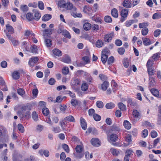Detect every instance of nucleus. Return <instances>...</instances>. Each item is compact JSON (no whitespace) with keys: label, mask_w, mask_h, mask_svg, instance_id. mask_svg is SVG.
Wrapping results in <instances>:
<instances>
[{"label":"nucleus","mask_w":161,"mask_h":161,"mask_svg":"<svg viewBox=\"0 0 161 161\" xmlns=\"http://www.w3.org/2000/svg\"><path fill=\"white\" fill-rule=\"evenodd\" d=\"M58 5L60 8H65L67 10H71L72 9V10L71 11V15L74 17H82V15L80 13H76L74 12L73 11L75 12L76 10V8H73V4L72 3L69 2L66 3V2L64 0H61L58 2Z\"/></svg>","instance_id":"nucleus-1"},{"label":"nucleus","mask_w":161,"mask_h":161,"mask_svg":"<svg viewBox=\"0 0 161 161\" xmlns=\"http://www.w3.org/2000/svg\"><path fill=\"white\" fill-rule=\"evenodd\" d=\"M75 151L74 154L76 158L80 159L83 157L84 149L82 144L77 145L75 148Z\"/></svg>","instance_id":"nucleus-2"},{"label":"nucleus","mask_w":161,"mask_h":161,"mask_svg":"<svg viewBox=\"0 0 161 161\" xmlns=\"http://www.w3.org/2000/svg\"><path fill=\"white\" fill-rule=\"evenodd\" d=\"M30 112L27 111L26 112H23L20 114L19 117L21 121H24L28 119L30 117Z\"/></svg>","instance_id":"nucleus-3"},{"label":"nucleus","mask_w":161,"mask_h":161,"mask_svg":"<svg viewBox=\"0 0 161 161\" xmlns=\"http://www.w3.org/2000/svg\"><path fill=\"white\" fill-rule=\"evenodd\" d=\"M114 36V33L111 31L106 34L104 37L105 42L109 43L111 42Z\"/></svg>","instance_id":"nucleus-4"},{"label":"nucleus","mask_w":161,"mask_h":161,"mask_svg":"<svg viewBox=\"0 0 161 161\" xmlns=\"http://www.w3.org/2000/svg\"><path fill=\"white\" fill-rule=\"evenodd\" d=\"M128 10L127 9H122L120 12V15L121 18L120 20V22H123L125 20L127 19L128 14Z\"/></svg>","instance_id":"nucleus-5"},{"label":"nucleus","mask_w":161,"mask_h":161,"mask_svg":"<svg viewBox=\"0 0 161 161\" xmlns=\"http://www.w3.org/2000/svg\"><path fill=\"white\" fill-rule=\"evenodd\" d=\"M83 12L90 16L93 15L94 13L93 10L92 8L89 6L85 5L83 8Z\"/></svg>","instance_id":"nucleus-6"},{"label":"nucleus","mask_w":161,"mask_h":161,"mask_svg":"<svg viewBox=\"0 0 161 161\" xmlns=\"http://www.w3.org/2000/svg\"><path fill=\"white\" fill-rule=\"evenodd\" d=\"M38 60L39 58L37 57H32L29 60L28 64L31 68H32L35 64L37 63Z\"/></svg>","instance_id":"nucleus-7"},{"label":"nucleus","mask_w":161,"mask_h":161,"mask_svg":"<svg viewBox=\"0 0 161 161\" xmlns=\"http://www.w3.org/2000/svg\"><path fill=\"white\" fill-rule=\"evenodd\" d=\"M6 35L8 39L10 40L13 46H16L19 44V41L18 40L14 39V38L12 37L11 35H10L9 33H6Z\"/></svg>","instance_id":"nucleus-8"},{"label":"nucleus","mask_w":161,"mask_h":161,"mask_svg":"<svg viewBox=\"0 0 161 161\" xmlns=\"http://www.w3.org/2000/svg\"><path fill=\"white\" fill-rule=\"evenodd\" d=\"M0 89L3 91H6L8 90V88L5 85V83L3 78L0 77Z\"/></svg>","instance_id":"nucleus-9"},{"label":"nucleus","mask_w":161,"mask_h":161,"mask_svg":"<svg viewBox=\"0 0 161 161\" xmlns=\"http://www.w3.org/2000/svg\"><path fill=\"white\" fill-rule=\"evenodd\" d=\"M39 46H37L34 44L31 45L30 48L31 52L33 53L37 54L38 53V50L39 49Z\"/></svg>","instance_id":"nucleus-10"},{"label":"nucleus","mask_w":161,"mask_h":161,"mask_svg":"<svg viewBox=\"0 0 161 161\" xmlns=\"http://www.w3.org/2000/svg\"><path fill=\"white\" fill-rule=\"evenodd\" d=\"M91 143L93 146L99 147L101 145V142L99 139L97 138H93L91 140Z\"/></svg>","instance_id":"nucleus-11"},{"label":"nucleus","mask_w":161,"mask_h":161,"mask_svg":"<svg viewBox=\"0 0 161 161\" xmlns=\"http://www.w3.org/2000/svg\"><path fill=\"white\" fill-rule=\"evenodd\" d=\"M82 60L85 62V63L84 64L83 63H81L77 64V66H82L85 65L86 64L89 63L90 61L89 58L87 56L83 57L82 58Z\"/></svg>","instance_id":"nucleus-12"},{"label":"nucleus","mask_w":161,"mask_h":161,"mask_svg":"<svg viewBox=\"0 0 161 161\" xmlns=\"http://www.w3.org/2000/svg\"><path fill=\"white\" fill-rule=\"evenodd\" d=\"M80 121L82 128L85 130L87 128V124L85 119L82 117L80 119Z\"/></svg>","instance_id":"nucleus-13"},{"label":"nucleus","mask_w":161,"mask_h":161,"mask_svg":"<svg viewBox=\"0 0 161 161\" xmlns=\"http://www.w3.org/2000/svg\"><path fill=\"white\" fill-rule=\"evenodd\" d=\"M149 86L151 87L155 86L156 84V82L155 80V78L153 76L149 77Z\"/></svg>","instance_id":"nucleus-14"},{"label":"nucleus","mask_w":161,"mask_h":161,"mask_svg":"<svg viewBox=\"0 0 161 161\" xmlns=\"http://www.w3.org/2000/svg\"><path fill=\"white\" fill-rule=\"evenodd\" d=\"M71 84L73 86H76L79 85L80 84V81L78 78H74L72 81Z\"/></svg>","instance_id":"nucleus-15"},{"label":"nucleus","mask_w":161,"mask_h":161,"mask_svg":"<svg viewBox=\"0 0 161 161\" xmlns=\"http://www.w3.org/2000/svg\"><path fill=\"white\" fill-rule=\"evenodd\" d=\"M53 30V29H45L43 31V34L44 36L50 37L52 33Z\"/></svg>","instance_id":"nucleus-16"},{"label":"nucleus","mask_w":161,"mask_h":161,"mask_svg":"<svg viewBox=\"0 0 161 161\" xmlns=\"http://www.w3.org/2000/svg\"><path fill=\"white\" fill-rule=\"evenodd\" d=\"M137 22V20L136 19L127 20L125 23V25L126 27H129L130 26L133 24L136 23Z\"/></svg>","instance_id":"nucleus-17"},{"label":"nucleus","mask_w":161,"mask_h":161,"mask_svg":"<svg viewBox=\"0 0 161 161\" xmlns=\"http://www.w3.org/2000/svg\"><path fill=\"white\" fill-rule=\"evenodd\" d=\"M6 27L8 33L10 35L14 33V30L13 27L9 24H7L6 25Z\"/></svg>","instance_id":"nucleus-18"},{"label":"nucleus","mask_w":161,"mask_h":161,"mask_svg":"<svg viewBox=\"0 0 161 161\" xmlns=\"http://www.w3.org/2000/svg\"><path fill=\"white\" fill-rule=\"evenodd\" d=\"M120 130V129L118 126L117 125H113L111 127V129L109 131L110 132H113L117 133Z\"/></svg>","instance_id":"nucleus-19"},{"label":"nucleus","mask_w":161,"mask_h":161,"mask_svg":"<svg viewBox=\"0 0 161 161\" xmlns=\"http://www.w3.org/2000/svg\"><path fill=\"white\" fill-rule=\"evenodd\" d=\"M125 142H127V143H125V146H127L131 144L132 141L131 136L129 135H127L125 138Z\"/></svg>","instance_id":"nucleus-20"},{"label":"nucleus","mask_w":161,"mask_h":161,"mask_svg":"<svg viewBox=\"0 0 161 161\" xmlns=\"http://www.w3.org/2000/svg\"><path fill=\"white\" fill-rule=\"evenodd\" d=\"M109 84L108 81H104L101 85L102 89L104 91H106L109 86Z\"/></svg>","instance_id":"nucleus-21"},{"label":"nucleus","mask_w":161,"mask_h":161,"mask_svg":"<svg viewBox=\"0 0 161 161\" xmlns=\"http://www.w3.org/2000/svg\"><path fill=\"white\" fill-rule=\"evenodd\" d=\"M111 14L113 17L117 18L118 16V12L117 9L113 8L111 9Z\"/></svg>","instance_id":"nucleus-22"},{"label":"nucleus","mask_w":161,"mask_h":161,"mask_svg":"<svg viewBox=\"0 0 161 161\" xmlns=\"http://www.w3.org/2000/svg\"><path fill=\"white\" fill-rule=\"evenodd\" d=\"M127 103L129 106L131 108H133L136 105V103L135 101H133L131 98H129L127 101Z\"/></svg>","instance_id":"nucleus-23"},{"label":"nucleus","mask_w":161,"mask_h":161,"mask_svg":"<svg viewBox=\"0 0 161 161\" xmlns=\"http://www.w3.org/2000/svg\"><path fill=\"white\" fill-rule=\"evenodd\" d=\"M123 6L126 8H130L131 7V3L130 1L128 0H125L122 3Z\"/></svg>","instance_id":"nucleus-24"},{"label":"nucleus","mask_w":161,"mask_h":161,"mask_svg":"<svg viewBox=\"0 0 161 161\" xmlns=\"http://www.w3.org/2000/svg\"><path fill=\"white\" fill-rule=\"evenodd\" d=\"M123 125L125 128L127 130H129L131 128V124L130 122L127 120H125L124 121Z\"/></svg>","instance_id":"nucleus-25"},{"label":"nucleus","mask_w":161,"mask_h":161,"mask_svg":"<svg viewBox=\"0 0 161 161\" xmlns=\"http://www.w3.org/2000/svg\"><path fill=\"white\" fill-rule=\"evenodd\" d=\"M34 16H33V20H38L41 17V14L39 11H36L35 12Z\"/></svg>","instance_id":"nucleus-26"},{"label":"nucleus","mask_w":161,"mask_h":161,"mask_svg":"<svg viewBox=\"0 0 161 161\" xmlns=\"http://www.w3.org/2000/svg\"><path fill=\"white\" fill-rule=\"evenodd\" d=\"M20 76L19 73L17 71H14L12 74V78L16 80L18 79Z\"/></svg>","instance_id":"nucleus-27"},{"label":"nucleus","mask_w":161,"mask_h":161,"mask_svg":"<svg viewBox=\"0 0 161 161\" xmlns=\"http://www.w3.org/2000/svg\"><path fill=\"white\" fill-rule=\"evenodd\" d=\"M104 44L103 41L100 39L98 40L95 43L96 47L98 48L102 47Z\"/></svg>","instance_id":"nucleus-28"},{"label":"nucleus","mask_w":161,"mask_h":161,"mask_svg":"<svg viewBox=\"0 0 161 161\" xmlns=\"http://www.w3.org/2000/svg\"><path fill=\"white\" fill-rule=\"evenodd\" d=\"M53 54L58 56H60L62 55L61 51L58 49H54L53 50Z\"/></svg>","instance_id":"nucleus-29"},{"label":"nucleus","mask_w":161,"mask_h":161,"mask_svg":"<svg viewBox=\"0 0 161 161\" xmlns=\"http://www.w3.org/2000/svg\"><path fill=\"white\" fill-rule=\"evenodd\" d=\"M52 18V15L49 14H46L44 15L42 18V21H47Z\"/></svg>","instance_id":"nucleus-30"},{"label":"nucleus","mask_w":161,"mask_h":161,"mask_svg":"<svg viewBox=\"0 0 161 161\" xmlns=\"http://www.w3.org/2000/svg\"><path fill=\"white\" fill-rule=\"evenodd\" d=\"M118 108L122 111H125L126 109V108L125 105L123 103L120 102L118 104Z\"/></svg>","instance_id":"nucleus-31"},{"label":"nucleus","mask_w":161,"mask_h":161,"mask_svg":"<svg viewBox=\"0 0 161 161\" xmlns=\"http://www.w3.org/2000/svg\"><path fill=\"white\" fill-rule=\"evenodd\" d=\"M52 42V40L50 39L46 38L45 39L44 43L47 47H49L51 46Z\"/></svg>","instance_id":"nucleus-32"},{"label":"nucleus","mask_w":161,"mask_h":161,"mask_svg":"<svg viewBox=\"0 0 161 161\" xmlns=\"http://www.w3.org/2000/svg\"><path fill=\"white\" fill-rule=\"evenodd\" d=\"M64 120L69 122H75L74 118L72 115H69L65 117Z\"/></svg>","instance_id":"nucleus-33"},{"label":"nucleus","mask_w":161,"mask_h":161,"mask_svg":"<svg viewBox=\"0 0 161 161\" xmlns=\"http://www.w3.org/2000/svg\"><path fill=\"white\" fill-rule=\"evenodd\" d=\"M150 91L151 93L155 97H157L158 96L159 92L157 89L153 88L151 89Z\"/></svg>","instance_id":"nucleus-34"},{"label":"nucleus","mask_w":161,"mask_h":161,"mask_svg":"<svg viewBox=\"0 0 161 161\" xmlns=\"http://www.w3.org/2000/svg\"><path fill=\"white\" fill-rule=\"evenodd\" d=\"M91 27V24L89 23H85L83 25V28L86 31H88Z\"/></svg>","instance_id":"nucleus-35"},{"label":"nucleus","mask_w":161,"mask_h":161,"mask_svg":"<svg viewBox=\"0 0 161 161\" xmlns=\"http://www.w3.org/2000/svg\"><path fill=\"white\" fill-rule=\"evenodd\" d=\"M148 73L150 76H152L155 74V71L154 69H152V68H148L147 69Z\"/></svg>","instance_id":"nucleus-36"},{"label":"nucleus","mask_w":161,"mask_h":161,"mask_svg":"<svg viewBox=\"0 0 161 161\" xmlns=\"http://www.w3.org/2000/svg\"><path fill=\"white\" fill-rule=\"evenodd\" d=\"M118 136L115 134H112L111 135L110 139L111 141L115 142L117 140Z\"/></svg>","instance_id":"nucleus-37"},{"label":"nucleus","mask_w":161,"mask_h":161,"mask_svg":"<svg viewBox=\"0 0 161 161\" xmlns=\"http://www.w3.org/2000/svg\"><path fill=\"white\" fill-rule=\"evenodd\" d=\"M88 88V85L87 83H84L82 84L81 89L82 91H85L87 90Z\"/></svg>","instance_id":"nucleus-38"},{"label":"nucleus","mask_w":161,"mask_h":161,"mask_svg":"<svg viewBox=\"0 0 161 161\" xmlns=\"http://www.w3.org/2000/svg\"><path fill=\"white\" fill-rule=\"evenodd\" d=\"M142 39L143 41V43L145 45L147 46L151 44V41L148 38H142Z\"/></svg>","instance_id":"nucleus-39"},{"label":"nucleus","mask_w":161,"mask_h":161,"mask_svg":"<svg viewBox=\"0 0 161 161\" xmlns=\"http://www.w3.org/2000/svg\"><path fill=\"white\" fill-rule=\"evenodd\" d=\"M62 35L64 36L69 39L71 38V36L69 31L65 30L63 31Z\"/></svg>","instance_id":"nucleus-40"},{"label":"nucleus","mask_w":161,"mask_h":161,"mask_svg":"<svg viewBox=\"0 0 161 161\" xmlns=\"http://www.w3.org/2000/svg\"><path fill=\"white\" fill-rule=\"evenodd\" d=\"M160 57V53H156L154 54L153 56L150 58H152L153 61H156Z\"/></svg>","instance_id":"nucleus-41"},{"label":"nucleus","mask_w":161,"mask_h":161,"mask_svg":"<svg viewBox=\"0 0 161 161\" xmlns=\"http://www.w3.org/2000/svg\"><path fill=\"white\" fill-rule=\"evenodd\" d=\"M123 64L125 67L128 68L129 66L128 59L127 58H124L123 60Z\"/></svg>","instance_id":"nucleus-42"},{"label":"nucleus","mask_w":161,"mask_h":161,"mask_svg":"<svg viewBox=\"0 0 161 161\" xmlns=\"http://www.w3.org/2000/svg\"><path fill=\"white\" fill-rule=\"evenodd\" d=\"M108 58L107 55L102 54L101 56V60L103 64H104L107 61Z\"/></svg>","instance_id":"nucleus-43"},{"label":"nucleus","mask_w":161,"mask_h":161,"mask_svg":"<svg viewBox=\"0 0 161 161\" xmlns=\"http://www.w3.org/2000/svg\"><path fill=\"white\" fill-rule=\"evenodd\" d=\"M115 104L113 103H108L106 105V108L108 109H112L115 107Z\"/></svg>","instance_id":"nucleus-44"},{"label":"nucleus","mask_w":161,"mask_h":161,"mask_svg":"<svg viewBox=\"0 0 161 161\" xmlns=\"http://www.w3.org/2000/svg\"><path fill=\"white\" fill-rule=\"evenodd\" d=\"M111 85L113 87V91L114 92L116 90V88L118 86V85L114 80H112L111 81Z\"/></svg>","instance_id":"nucleus-45"},{"label":"nucleus","mask_w":161,"mask_h":161,"mask_svg":"<svg viewBox=\"0 0 161 161\" xmlns=\"http://www.w3.org/2000/svg\"><path fill=\"white\" fill-rule=\"evenodd\" d=\"M154 61L153 59H151L150 58L149 59L147 64V69L148 68H151L153 64Z\"/></svg>","instance_id":"nucleus-46"},{"label":"nucleus","mask_w":161,"mask_h":161,"mask_svg":"<svg viewBox=\"0 0 161 161\" xmlns=\"http://www.w3.org/2000/svg\"><path fill=\"white\" fill-rule=\"evenodd\" d=\"M85 157L87 160L89 159L90 158H92V154L91 153L89 156V153L88 152H86L84 153Z\"/></svg>","instance_id":"nucleus-47"},{"label":"nucleus","mask_w":161,"mask_h":161,"mask_svg":"<svg viewBox=\"0 0 161 161\" xmlns=\"http://www.w3.org/2000/svg\"><path fill=\"white\" fill-rule=\"evenodd\" d=\"M33 15L31 13H28L26 15V18L29 20H33Z\"/></svg>","instance_id":"nucleus-48"},{"label":"nucleus","mask_w":161,"mask_h":161,"mask_svg":"<svg viewBox=\"0 0 161 161\" xmlns=\"http://www.w3.org/2000/svg\"><path fill=\"white\" fill-rule=\"evenodd\" d=\"M42 113L45 115H47L49 113V111L48 108H44L42 110Z\"/></svg>","instance_id":"nucleus-49"},{"label":"nucleus","mask_w":161,"mask_h":161,"mask_svg":"<svg viewBox=\"0 0 161 161\" xmlns=\"http://www.w3.org/2000/svg\"><path fill=\"white\" fill-rule=\"evenodd\" d=\"M125 50L123 47L119 48L117 49V51L120 55H123L124 54Z\"/></svg>","instance_id":"nucleus-50"},{"label":"nucleus","mask_w":161,"mask_h":161,"mask_svg":"<svg viewBox=\"0 0 161 161\" xmlns=\"http://www.w3.org/2000/svg\"><path fill=\"white\" fill-rule=\"evenodd\" d=\"M71 104L73 106H75L78 104V101L76 99L72 98L71 101Z\"/></svg>","instance_id":"nucleus-51"},{"label":"nucleus","mask_w":161,"mask_h":161,"mask_svg":"<svg viewBox=\"0 0 161 161\" xmlns=\"http://www.w3.org/2000/svg\"><path fill=\"white\" fill-rule=\"evenodd\" d=\"M17 92L18 94L21 96H23L25 93V90L22 88H19L17 90Z\"/></svg>","instance_id":"nucleus-52"},{"label":"nucleus","mask_w":161,"mask_h":161,"mask_svg":"<svg viewBox=\"0 0 161 161\" xmlns=\"http://www.w3.org/2000/svg\"><path fill=\"white\" fill-rule=\"evenodd\" d=\"M60 111L63 113H65V111L66 110L67 106L64 104H62L60 106Z\"/></svg>","instance_id":"nucleus-53"},{"label":"nucleus","mask_w":161,"mask_h":161,"mask_svg":"<svg viewBox=\"0 0 161 161\" xmlns=\"http://www.w3.org/2000/svg\"><path fill=\"white\" fill-rule=\"evenodd\" d=\"M93 117L94 119L96 121H99L101 119V116L97 114H94Z\"/></svg>","instance_id":"nucleus-54"},{"label":"nucleus","mask_w":161,"mask_h":161,"mask_svg":"<svg viewBox=\"0 0 161 161\" xmlns=\"http://www.w3.org/2000/svg\"><path fill=\"white\" fill-rule=\"evenodd\" d=\"M97 107L99 108H102L103 107V103L100 101H97L96 103Z\"/></svg>","instance_id":"nucleus-55"},{"label":"nucleus","mask_w":161,"mask_h":161,"mask_svg":"<svg viewBox=\"0 0 161 161\" xmlns=\"http://www.w3.org/2000/svg\"><path fill=\"white\" fill-rule=\"evenodd\" d=\"M32 117L33 119L36 121H37L38 119V116L36 112H33L32 114Z\"/></svg>","instance_id":"nucleus-56"},{"label":"nucleus","mask_w":161,"mask_h":161,"mask_svg":"<svg viewBox=\"0 0 161 161\" xmlns=\"http://www.w3.org/2000/svg\"><path fill=\"white\" fill-rule=\"evenodd\" d=\"M105 21L107 23H110L112 22V19L111 17L109 16H106L104 18Z\"/></svg>","instance_id":"nucleus-57"},{"label":"nucleus","mask_w":161,"mask_h":161,"mask_svg":"<svg viewBox=\"0 0 161 161\" xmlns=\"http://www.w3.org/2000/svg\"><path fill=\"white\" fill-rule=\"evenodd\" d=\"M62 61L64 63L69 64L71 63V60L69 57H66L62 59Z\"/></svg>","instance_id":"nucleus-58"},{"label":"nucleus","mask_w":161,"mask_h":161,"mask_svg":"<svg viewBox=\"0 0 161 161\" xmlns=\"http://www.w3.org/2000/svg\"><path fill=\"white\" fill-rule=\"evenodd\" d=\"M38 93V91L37 88L34 89L32 90V93L33 95L35 97H36Z\"/></svg>","instance_id":"nucleus-59"},{"label":"nucleus","mask_w":161,"mask_h":161,"mask_svg":"<svg viewBox=\"0 0 161 161\" xmlns=\"http://www.w3.org/2000/svg\"><path fill=\"white\" fill-rule=\"evenodd\" d=\"M38 6L39 9L41 10L44 9V6L43 3L41 1H39L38 2Z\"/></svg>","instance_id":"nucleus-60"},{"label":"nucleus","mask_w":161,"mask_h":161,"mask_svg":"<svg viewBox=\"0 0 161 161\" xmlns=\"http://www.w3.org/2000/svg\"><path fill=\"white\" fill-rule=\"evenodd\" d=\"M69 69L68 67H64L62 70L63 74L64 75L67 74L69 72Z\"/></svg>","instance_id":"nucleus-61"},{"label":"nucleus","mask_w":161,"mask_h":161,"mask_svg":"<svg viewBox=\"0 0 161 161\" xmlns=\"http://www.w3.org/2000/svg\"><path fill=\"white\" fill-rule=\"evenodd\" d=\"M18 128L19 130L22 133L24 131V128L23 126L21 124H19L18 125Z\"/></svg>","instance_id":"nucleus-62"},{"label":"nucleus","mask_w":161,"mask_h":161,"mask_svg":"<svg viewBox=\"0 0 161 161\" xmlns=\"http://www.w3.org/2000/svg\"><path fill=\"white\" fill-rule=\"evenodd\" d=\"M160 18H161V14L158 13H155L153 15V19H157Z\"/></svg>","instance_id":"nucleus-63"},{"label":"nucleus","mask_w":161,"mask_h":161,"mask_svg":"<svg viewBox=\"0 0 161 161\" xmlns=\"http://www.w3.org/2000/svg\"><path fill=\"white\" fill-rule=\"evenodd\" d=\"M20 9L23 12H26L28 10V8L25 5H22L20 6Z\"/></svg>","instance_id":"nucleus-64"}]
</instances>
